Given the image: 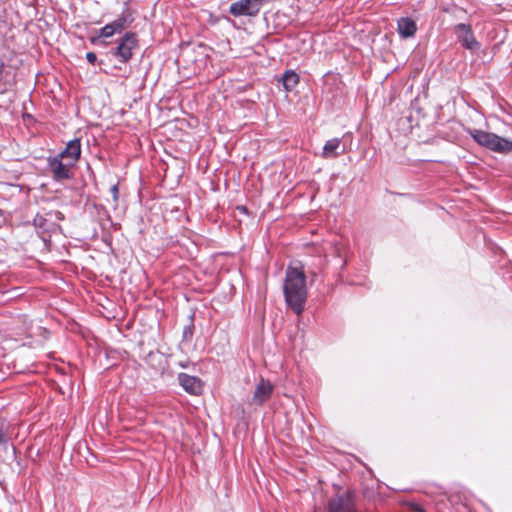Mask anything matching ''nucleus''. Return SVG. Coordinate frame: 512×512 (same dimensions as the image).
<instances>
[{
  "mask_svg": "<svg viewBox=\"0 0 512 512\" xmlns=\"http://www.w3.org/2000/svg\"><path fill=\"white\" fill-rule=\"evenodd\" d=\"M285 302L297 315H301L307 300V285L304 271L298 267L289 266L286 270L283 284Z\"/></svg>",
  "mask_w": 512,
  "mask_h": 512,
  "instance_id": "f257e3e1",
  "label": "nucleus"
},
{
  "mask_svg": "<svg viewBox=\"0 0 512 512\" xmlns=\"http://www.w3.org/2000/svg\"><path fill=\"white\" fill-rule=\"evenodd\" d=\"M132 22L133 17L131 13L123 11L114 21L99 29L96 36L90 37V41L95 44L99 38H110L115 34H120L128 28Z\"/></svg>",
  "mask_w": 512,
  "mask_h": 512,
  "instance_id": "f03ea898",
  "label": "nucleus"
},
{
  "mask_svg": "<svg viewBox=\"0 0 512 512\" xmlns=\"http://www.w3.org/2000/svg\"><path fill=\"white\" fill-rule=\"evenodd\" d=\"M132 22L133 17L131 13L123 11L114 21L99 29L96 36L90 37V41L95 44L99 38H110L115 34H120L128 28Z\"/></svg>",
  "mask_w": 512,
  "mask_h": 512,
  "instance_id": "7ed1b4c3",
  "label": "nucleus"
},
{
  "mask_svg": "<svg viewBox=\"0 0 512 512\" xmlns=\"http://www.w3.org/2000/svg\"><path fill=\"white\" fill-rule=\"evenodd\" d=\"M137 36L133 32H126L120 39L116 48L111 53L121 63H127L133 56V51L137 48Z\"/></svg>",
  "mask_w": 512,
  "mask_h": 512,
  "instance_id": "20e7f679",
  "label": "nucleus"
},
{
  "mask_svg": "<svg viewBox=\"0 0 512 512\" xmlns=\"http://www.w3.org/2000/svg\"><path fill=\"white\" fill-rule=\"evenodd\" d=\"M263 5V0H238L229 7V13L234 17L256 16Z\"/></svg>",
  "mask_w": 512,
  "mask_h": 512,
  "instance_id": "39448f33",
  "label": "nucleus"
},
{
  "mask_svg": "<svg viewBox=\"0 0 512 512\" xmlns=\"http://www.w3.org/2000/svg\"><path fill=\"white\" fill-rule=\"evenodd\" d=\"M75 164L65 161L58 155L48 158V167L52 172V177L55 181L68 180L73 177L71 168Z\"/></svg>",
  "mask_w": 512,
  "mask_h": 512,
  "instance_id": "423d86ee",
  "label": "nucleus"
},
{
  "mask_svg": "<svg viewBox=\"0 0 512 512\" xmlns=\"http://www.w3.org/2000/svg\"><path fill=\"white\" fill-rule=\"evenodd\" d=\"M457 39L462 46L470 51H476L480 48V43L474 37L471 26L464 23H459L455 27Z\"/></svg>",
  "mask_w": 512,
  "mask_h": 512,
  "instance_id": "0eeeda50",
  "label": "nucleus"
},
{
  "mask_svg": "<svg viewBox=\"0 0 512 512\" xmlns=\"http://www.w3.org/2000/svg\"><path fill=\"white\" fill-rule=\"evenodd\" d=\"M274 391L273 384L264 378H261L257 383L255 391L252 397V404L257 406L263 405L267 400L270 399Z\"/></svg>",
  "mask_w": 512,
  "mask_h": 512,
  "instance_id": "6e6552de",
  "label": "nucleus"
},
{
  "mask_svg": "<svg viewBox=\"0 0 512 512\" xmlns=\"http://www.w3.org/2000/svg\"><path fill=\"white\" fill-rule=\"evenodd\" d=\"M178 382L180 386L189 394L199 395L202 392V382L196 376L186 373H179Z\"/></svg>",
  "mask_w": 512,
  "mask_h": 512,
  "instance_id": "1a4fd4ad",
  "label": "nucleus"
},
{
  "mask_svg": "<svg viewBox=\"0 0 512 512\" xmlns=\"http://www.w3.org/2000/svg\"><path fill=\"white\" fill-rule=\"evenodd\" d=\"M59 157L65 161L75 164L81 155V141L80 139H73L69 141L66 148L59 154Z\"/></svg>",
  "mask_w": 512,
  "mask_h": 512,
  "instance_id": "9d476101",
  "label": "nucleus"
},
{
  "mask_svg": "<svg viewBox=\"0 0 512 512\" xmlns=\"http://www.w3.org/2000/svg\"><path fill=\"white\" fill-rule=\"evenodd\" d=\"M329 512H353V504L348 495L331 498L328 503Z\"/></svg>",
  "mask_w": 512,
  "mask_h": 512,
  "instance_id": "9b49d317",
  "label": "nucleus"
},
{
  "mask_svg": "<svg viewBox=\"0 0 512 512\" xmlns=\"http://www.w3.org/2000/svg\"><path fill=\"white\" fill-rule=\"evenodd\" d=\"M489 150L497 153H509L512 151V141L506 138L500 137L494 133L493 139L491 140Z\"/></svg>",
  "mask_w": 512,
  "mask_h": 512,
  "instance_id": "f8f14e48",
  "label": "nucleus"
},
{
  "mask_svg": "<svg viewBox=\"0 0 512 512\" xmlns=\"http://www.w3.org/2000/svg\"><path fill=\"white\" fill-rule=\"evenodd\" d=\"M397 26H398V33L403 38L412 37L417 30L416 23L411 18H408V17L400 18L398 20Z\"/></svg>",
  "mask_w": 512,
  "mask_h": 512,
  "instance_id": "ddd939ff",
  "label": "nucleus"
},
{
  "mask_svg": "<svg viewBox=\"0 0 512 512\" xmlns=\"http://www.w3.org/2000/svg\"><path fill=\"white\" fill-rule=\"evenodd\" d=\"M468 133L474 139L475 142L489 149L494 133L483 131L480 129H469Z\"/></svg>",
  "mask_w": 512,
  "mask_h": 512,
  "instance_id": "4468645a",
  "label": "nucleus"
},
{
  "mask_svg": "<svg viewBox=\"0 0 512 512\" xmlns=\"http://www.w3.org/2000/svg\"><path fill=\"white\" fill-rule=\"evenodd\" d=\"M340 147L341 140L339 138L330 139L326 141L323 147L322 156L324 158H334L344 151V147L342 148L341 151H339Z\"/></svg>",
  "mask_w": 512,
  "mask_h": 512,
  "instance_id": "2eb2a0df",
  "label": "nucleus"
},
{
  "mask_svg": "<svg viewBox=\"0 0 512 512\" xmlns=\"http://www.w3.org/2000/svg\"><path fill=\"white\" fill-rule=\"evenodd\" d=\"M280 81L287 92L292 91L299 83V75L293 70H287Z\"/></svg>",
  "mask_w": 512,
  "mask_h": 512,
  "instance_id": "dca6fc26",
  "label": "nucleus"
},
{
  "mask_svg": "<svg viewBox=\"0 0 512 512\" xmlns=\"http://www.w3.org/2000/svg\"><path fill=\"white\" fill-rule=\"evenodd\" d=\"M110 192L112 194L113 201H114L115 205H117L118 204V199H119V185H118V183H116V184L111 186Z\"/></svg>",
  "mask_w": 512,
  "mask_h": 512,
  "instance_id": "f3484780",
  "label": "nucleus"
},
{
  "mask_svg": "<svg viewBox=\"0 0 512 512\" xmlns=\"http://www.w3.org/2000/svg\"><path fill=\"white\" fill-rule=\"evenodd\" d=\"M9 438L7 433L3 429V425L0 424V444H7Z\"/></svg>",
  "mask_w": 512,
  "mask_h": 512,
  "instance_id": "a211bd4d",
  "label": "nucleus"
},
{
  "mask_svg": "<svg viewBox=\"0 0 512 512\" xmlns=\"http://www.w3.org/2000/svg\"><path fill=\"white\" fill-rule=\"evenodd\" d=\"M86 59L89 63L94 64L97 60V55L94 52H88L86 54Z\"/></svg>",
  "mask_w": 512,
  "mask_h": 512,
  "instance_id": "6ab92c4d",
  "label": "nucleus"
},
{
  "mask_svg": "<svg viewBox=\"0 0 512 512\" xmlns=\"http://www.w3.org/2000/svg\"><path fill=\"white\" fill-rule=\"evenodd\" d=\"M412 509L416 512H424L422 507L419 504L413 503L411 505Z\"/></svg>",
  "mask_w": 512,
  "mask_h": 512,
  "instance_id": "aec40b11",
  "label": "nucleus"
},
{
  "mask_svg": "<svg viewBox=\"0 0 512 512\" xmlns=\"http://www.w3.org/2000/svg\"><path fill=\"white\" fill-rule=\"evenodd\" d=\"M336 252H337V255H338L339 257H341V256H340V254H339V249H336Z\"/></svg>",
  "mask_w": 512,
  "mask_h": 512,
  "instance_id": "412c9836",
  "label": "nucleus"
}]
</instances>
